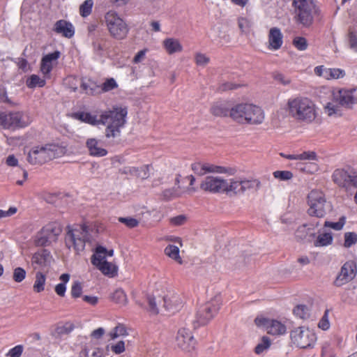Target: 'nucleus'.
<instances>
[{
    "instance_id": "58836bf2",
    "label": "nucleus",
    "mask_w": 357,
    "mask_h": 357,
    "mask_svg": "<svg viewBox=\"0 0 357 357\" xmlns=\"http://www.w3.org/2000/svg\"><path fill=\"white\" fill-rule=\"evenodd\" d=\"M111 299L116 304L124 306L128 303V298L125 292L119 289L115 290L111 295Z\"/></svg>"
},
{
    "instance_id": "a19ab883",
    "label": "nucleus",
    "mask_w": 357,
    "mask_h": 357,
    "mask_svg": "<svg viewBox=\"0 0 357 357\" xmlns=\"http://www.w3.org/2000/svg\"><path fill=\"white\" fill-rule=\"evenodd\" d=\"M93 6V0H86L79 6V14L82 17H86L89 16Z\"/></svg>"
},
{
    "instance_id": "393cba45",
    "label": "nucleus",
    "mask_w": 357,
    "mask_h": 357,
    "mask_svg": "<svg viewBox=\"0 0 357 357\" xmlns=\"http://www.w3.org/2000/svg\"><path fill=\"white\" fill-rule=\"evenodd\" d=\"M86 147L89 154L93 157H103L107 154V151L103 147L102 142L94 137L86 139Z\"/></svg>"
},
{
    "instance_id": "e433bc0d",
    "label": "nucleus",
    "mask_w": 357,
    "mask_h": 357,
    "mask_svg": "<svg viewBox=\"0 0 357 357\" xmlns=\"http://www.w3.org/2000/svg\"><path fill=\"white\" fill-rule=\"evenodd\" d=\"M46 282V275L41 271L36 273L35 280L33 285V289L36 293H40L44 291Z\"/></svg>"
},
{
    "instance_id": "ddd939ff",
    "label": "nucleus",
    "mask_w": 357,
    "mask_h": 357,
    "mask_svg": "<svg viewBox=\"0 0 357 357\" xmlns=\"http://www.w3.org/2000/svg\"><path fill=\"white\" fill-rule=\"evenodd\" d=\"M219 308V305H213L210 303L199 307L192 321L193 328L196 329L206 325L217 313Z\"/></svg>"
},
{
    "instance_id": "473e14b6",
    "label": "nucleus",
    "mask_w": 357,
    "mask_h": 357,
    "mask_svg": "<svg viewBox=\"0 0 357 357\" xmlns=\"http://www.w3.org/2000/svg\"><path fill=\"white\" fill-rule=\"evenodd\" d=\"M74 116L75 119L91 126H96L100 125V116L98 117L96 114L87 112H77Z\"/></svg>"
},
{
    "instance_id": "6ab92c4d",
    "label": "nucleus",
    "mask_w": 357,
    "mask_h": 357,
    "mask_svg": "<svg viewBox=\"0 0 357 357\" xmlns=\"http://www.w3.org/2000/svg\"><path fill=\"white\" fill-rule=\"evenodd\" d=\"M60 54V52L55 51L45 55L42 58L40 70L45 78H50V73L54 66L57 64V60Z\"/></svg>"
},
{
    "instance_id": "4d7b16f0",
    "label": "nucleus",
    "mask_w": 357,
    "mask_h": 357,
    "mask_svg": "<svg viewBox=\"0 0 357 357\" xmlns=\"http://www.w3.org/2000/svg\"><path fill=\"white\" fill-rule=\"evenodd\" d=\"M345 295L349 299V302L353 304H357V285L351 289H347L345 291Z\"/></svg>"
},
{
    "instance_id": "7c9ffc66",
    "label": "nucleus",
    "mask_w": 357,
    "mask_h": 357,
    "mask_svg": "<svg viewBox=\"0 0 357 357\" xmlns=\"http://www.w3.org/2000/svg\"><path fill=\"white\" fill-rule=\"evenodd\" d=\"M149 311L153 314H158L164 312L163 301L164 296L160 295L156 296H149Z\"/></svg>"
},
{
    "instance_id": "0e129e2a",
    "label": "nucleus",
    "mask_w": 357,
    "mask_h": 357,
    "mask_svg": "<svg viewBox=\"0 0 357 357\" xmlns=\"http://www.w3.org/2000/svg\"><path fill=\"white\" fill-rule=\"evenodd\" d=\"M348 43L349 47L357 52V36L353 31H349L348 34Z\"/></svg>"
},
{
    "instance_id": "864d4df0",
    "label": "nucleus",
    "mask_w": 357,
    "mask_h": 357,
    "mask_svg": "<svg viewBox=\"0 0 357 357\" xmlns=\"http://www.w3.org/2000/svg\"><path fill=\"white\" fill-rule=\"evenodd\" d=\"M195 61L197 66L204 67L210 61V58L206 54L197 52L195 55Z\"/></svg>"
},
{
    "instance_id": "4be33fe9",
    "label": "nucleus",
    "mask_w": 357,
    "mask_h": 357,
    "mask_svg": "<svg viewBox=\"0 0 357 357\" xmlns=\"http://www.w3.org/2000/svg\"><path fill=\"white\" fill-rule=\"evenodd\" d=\"M59 233V228L54 227L53 225H46L39 234L37 243L40 245H45L48 242L54 241Z\"/></svg>"
},
{
    "instance_id": "774afa93",
    "label": "nucleus",
    "mask_w": 357,
    "mask_h": 357,
    "mask_svg": "<svg viewBox=\"0 0 357 357\" xmlns=\"http://www.w3.org/2000/svg\"><path fill=\"white\" fill-rule=\"evenodd\" d=\"M318 165L314 162L305 163L302 170L309 174H313L318 171Z\"/></svg>"
},
{
    "instance_id": "052dcab7",
    "label": "nucleus",
    "mask_w": 357,
    "mask_h": 357,
    "mask_svg": "<svg viewBox=\"0 0 357 357\" xmlns=\"http://www.w3.org/2000/svg\"><path fill=\"white\" fill-rule=\"evenodd\" d=\"M24 347L18 344L13 348L10 349L6 354L7 357H20L23 353Z\"/></svg>"
},
{
    "instance_id": "680f3d73",
    "label": "nucleus",
    "mask_w": 357,
    "mask_h": 357,
    "mask_svg": "<svg viewBox=\"0 0 357 357\" xmlns=\"http://www.w3.org/2000/svg\"><path fill=\"white\" fill-rule=\"evenodd\" d=\"M138 169L139 172H137L135 174V176L139 177L142 179H145L149 176L151 167L146 165L141 167L140 168Z\"/></svg>"
},
{
    "instance_id": "c9c22d12",
    "label": "nucleus",
    "mask_w": 357,
    "mask_h": 357,
    "mask_svg": "<svg viewBox=\"0 0 357 357\" xmlns=\"http://www.w3.org/2000/svg\"><path fill=\"white\" fill-rule=\"evenodd\" d=\"M333 235L331 232L320 233L314 243L315 247H324L332 244Z\"/></svg>"
},
{
    "instance_id": "c756f323",
    "label": "nucleus",
    "mask_w": 357,
    "mask_h": 357,
    "mask_svg": "<svg viewBox=\"0 0 357 357\" xmlns=\"http://www.w3.org/2000/svg\"><path fill=\"white\" fill-rule=\"evenodd\" d=\"M162 45L169 54L180 53L183 51V45L177 38H167L162 41Z\"/></svg>"
},
{
    "instance_id": "b1692460",
    "label": "nucleus",
    "mask_w": 357,
    "mask_h": 357,
    "mask_svg": "<svg viewBox=\"0 0 357 357\" xmlns=\"http://www.w3.org/2000/svg\"><path fill=\"white\" fill-rule=\"evenodd\" d=\"M283 44V34L277 27L271 28L268 35V48L276 51L280 49Z\"/></svg>"
},
{
    "instance_id": "37998d69",
    "label": "nucleus",
    "mask_w": 357,
    "mask_h": 357,
    "mask_svg": "<svg viewBox=\"0 0 357 357\" xmlns=\"http://www.w3.org/2000/svg\"><path fill=\"white\" fill-rule=\"evenodd\" d=\"M82 89L89 95H94L98 93L97 89H99V86L96 85L94 82L91 80L87 82H82L81 84Z\"/></svg>"
},
{
    "instance_id": "9d476101",
    "label": "nucleus",
    "mask_w": 357,
    "mask_h": 357,
    "mask_svg": "<svg viewBox=\"0 0 357 357\" xmlns=\"http://www.w3.org/2000/svg\"><path fill=\"white\" fill-rule=\"evenodd\" d=\"M107 249L102 246H98L91 257V263L102 274L113 277L116 273V266L106 259Z\"/></svg>"
},
{
    "instance_id": "5fc2aeb1",
    "label": "nucleus",
    "mask_w": 357,
    "mask_h": 357,
    "mask_svg": "<svg viewBox=\"0 0 357 357\" xmlns=\"http://www.w3.org/2000/svg\"><path fill=\"white\" fill-rule=\"evenodd\" d=\"M26 275V273L24 268L17 267L13 270V278L15 282H21L25 279Z\"/></svg>"
},
{
    "instance_id": "39448f33",
    "label": "nucleus",
    "mask_w": 357,
    "mask_h": 357,
    "mask_svg": "<svg viewBox=\"0 0 357 357\" xmlns=\"http://www.w3.org/2000/svg\"><path fill=\"white\" fill-rule=\"evenodd\" d=\"M104 22L111 36L118 40L126 37L128 33V25L116 12H107L104 16Z\"/></svg>"
},
{
    "instance_id": "1a4fd4ad",
    "label": "nucleus",
    "mask_w": 357,
    "mask_h": 357,
    "mask_svg": "<svg viewBox=\"0 0 357 357\" xmlns=\"http://www.w3.org/2000/svg\"><path fill=\"white\" fill-rule=\"evenodd\" d=\"M292 343L301 349H306L314 345L317 340L315 333L306 327H298L291 333Z\"/></svg>"
},
{
    "instance_id": "338daca9",
    "label": "nucleus",
    "mask_w": 357,
    "mask_h": 357,
    "mask_svg": "<svg viewBox=\"0 0 357 357\" xmlns=\"http://www.w3.org/2000/svg\"><path fill=\"white\" fill-rule=\"evenodd\" d=\"M17 211V208L15 206H11L6 211L0 209V220L13 215Z\"/></svg>"
},
{
    "instance_id": "a211bd4d",
    "label": "nucleus",
    "mask_w": 357,
    "mask_h": 357,
    "mask_svg": "<svg viewBox=\"0 0 357 357\" xmlns=\"http://www.w3.org/2000/svg\"><path fill=\"white\" fill-rule=\"evenodd\" d=\"M333 99L342 106L351 107L353 105L357 104L356 89H342L334 91Z\"/></svg>"
},
{
    "instance_id": "6e6552de",
    "label": "nucleus",
    "mask_w": 357,
    "mask_h": 357,
    "mask_svg": "<svg viewBox=\"0 0 357 357\" xmlns=\"http://www.w3.org/2000/svg\"><path fill=\"white\" fill-rule=\"evenodd\" d=\"M307 198L309 205L307 213L309 215L317 218L324 217L326 210L330 207L329 204L326 202L324 193L319 190H312L309 193Z\"/></svg>"
},
{
    "instance_id": "0eeeda50",
    "label": "nucleus",
    "mask_w": 357,
    "mask_h": 357,
    "mask_svg": "<svg viewBox=\"0 0 357 357\" xmlns=\"http://www.w3.org/2000/svg\"><path fill=\"white\" fill-rule=\"evenodd\" d=\"M31 122V117L24 112H0V126L4 128H25Z\"/></svg>"
},
{
    "instance_id": "de8ad7c7",
    "label": "nucleus",
    "mask_w": 357,
    "mask_h": 357,
    "mask_svg": "<svg viewBox=\"0 0 357 357\" xmlns=\"http://www.w3.org/2000/svg\"><path fill=\"white\" fill-rule=\"evenodd\" d=\"M295 235L297 239L304 240L307 236H314V234L310 232L305 225H301L296 229Z\"/></svg>"
},
{
    "instance_id": "603ef678",
    "label": "nucleus",
    "mask_w": 357,
    "mask_h": 357,
    "mask_svg": "<svg viewBox=\"0 0 357 357\" xmlns=\"http://www.w3.org/2000/svg\"><path fill=\"white\" fill-rule=\"evenodd\" d=\"M211 113L217 116L227 115V111L222 104H214L211 108Z\"/></svg>"
},
{
    "instance_id": "ea45409f",
    "label": "nucleus",
    "mask_w": 357,
    "mask_h": 357,
    "mask_svg": "<svg viewBox=\"0 0 357 357\" xmlns=\"http://www.w3.org/2000/svg\"><path fill=\"white\" fill-rule=\"evenodd\" d=\"M126 342L123 340L112 342L107 346V349H110L114 354L119 355L126 351Z\"/></svg>"
},
{
    "instance_id": "423d86ee",
    "label": "nucleus",
    "mask_w": 357,
    "mask_h": 357,
    "mask_svg": "<svg viewBox=\"0 0 357 357\" xmlns=\"http://www.w3.org/2000/svg\"><path fill=\"white\" fill-rule=\"evenodd\" d=\"M225 192L227 195H241L246 192L259 188L261 183L255 178H231L226 179Z\"/></svg>"
},
{
    "instance_id": "f03ea898",
    "label": "nucleus",
    "mask_w": 357,
    "mask_h": 357,
    "mask_svg": "<svg viewBox=\"0 0 357 357\" xmlns=\"http://www.w3.org/2000/svg\"><path fill=\"white\" fill-rule=\"evenodd\" d=\"M98 229L96 225H68L66 235V244L79 255L85 248L86 241L96 236Z\"/></svg>"
},
{
    "instance_id": "5701e85b",
    "label": "nucleus",
    "mask_w": 357,
    "mask_h": 357,
    "mask_svg": "<svg viewBox=\"0 0 357 357\" xmlns=\"http://www.w3.org/2000/svg\"><path fill=\"white\" fill-rule=\"evenodd\" d=\"M183 306V301L176 294H169L164 296L163 308L165 312L174 313Z\"/></svg>"
},
{
    "instance_id": "412c9836",
    "label": "nucleus",
    "mask_w": 357,
    "mask_h": 357,
    "mask_svg": "<svg viewBox=\"0 0 357 357\" xmlns=\"http://www.w3.org/2000/svg\"><path fill=\"white\" fill-rule=\"evenodd\" d=\"M252 104L239 103L233 106L229 111L230 117L235 121L245 124Z\"/></svg>"
},
{
    "instance_id": "c03bdc74",
    "label": "nucleus",
    "mask_w": 357,
    "mask_h": 357,
    "mask_svg": "<svg viewBox=\"0 0 357 357\" xmlns=\"http://www.w3.org/2000/svg\"><path fill=\"white\" fill-rule=\"evenodd\" d=\"M318 160L316 152L312 151H303L297 153V160L317 161Z\"/></svg>"
},
{
    "instance_id": "f8f14e48",
    "label": "nucleus",
    "mask_w": 357,
    "mask_h": 357,
    "mask_svg": "<svg viewBox=\"0 0 357 357\" xmlns=\"http://www.w3.org/2000/svg\"><path fill=\"white\" fill-rule=\"evenodd\" d=\"M298 13V20L304 26H309L312 22V11L314 5L311 0H294Z\"/></svg>"
},
{
    "instance_id": "e2e57ef3",
    "label": "nucleus",
    "mask_w": 357,
    "mask_h": 357,
    "mask_svg": "<svg viewBox=\"0 0 357 357\" xmlns=\"http://www.w3.org/2000/svg\"><path fill=\"white\" fill-rule=\"evenodd\" d=\"M82 292V284L76 281L75 282L71 287V295L74 298H78L81 296Z\"/></svg>"
},
{
    "instance_id": "2eb2a0df",
    "label": "nucleus",
    "mask_w": 357,
    "mask_h": 357,
    "mask_svg": "<svg viewBox=\"0 0 357 357\" xmlns=\"http://www.w3.org/2000/svg\"><path fill=\"white\" fill-rule=\"evenodd\" d=\"M357 272L356 262L349 260L345 262L341 267L340 271L337 275L333 284L336 287H342L352 280Z\"/></svg>"
},
{
    "instance_id": "7ed1b4c3",
    "label": "nucleus",
    "mask_w": 357,
    "mask_h": 357,
    "mask_svg": "<svg viewBox=\"0 0 357 357\" xmlns=\"http://www.w3.org/2000/svg\"><path fill=\"white\" fill-rule=\"evenodd\" d=\"M127 114V108L120 105L113 106L112 109L100 114V125L106 127V137H116L119 135L120 128L126 123Z\"/></svg>"
},
{
    "instance_id": "9b49d317",
    "label": "nucleus",
    "mask_w": 357,
    "mask_h": 357,
    "mask_svg": "<svg viewBox=\"0 0 357 357\" xmlns=\"http://www.w3.org/2000/svg\"><path fill=\"white\" fill-rule=\"evenodd\" d=\"M255 323L258 327L264 328L268 333L273 335H281L287 332L285 324L276 319H270L260 316L255 319Z\"/></svg>"
},
{
    "instance_id": "aec40b11",
    "label": "nucleus",
    "mask_w": 357,
    "mask_h": 357,
    "mask_svg": "<svg viewBox=\"0 0 357 357\" xmlns=\"http://www.w3.org/2000/svg\"><path fill=\"white\" fill-rule=\"evenodd\" d=\"M314 73L326 80L337 79L343 78L346 73L343 69L337 68H326L324 66H318L314 69Z\"/></svg>"
},
{
    "instance_id": "3c124183",
    "label": "nucleus",
    "mask_w": 357,
    "mask_h": 357,
    "mask_svg": "<svg viewBox=\"0 0 357 357\" xmlns=\"http://www.w3.org/2000/svg\"><path fill=\"white\" fill-rule=\"evenodd\" d=\"M294 314L301 319H306L310 314L308 308L303 305L296 306L294 310Z\"/></svg>"
},
{
    "instance_id": "2f4dec72",
    "label": "nucleus",
    "mask_w": 357,
    "mask_h": 357,
    "mask_svg": "<svg viewBox=\"0 0 357 357\" xmlns=\"http://www.w3.org/2000/svg\"><path fill=\"white\" fill-rule=\"evenodd\" d=\"M351 175L344 169H336L333 174V180L340 187H349L350 186Z\"/></svg>"
},
{
    "instance_id": "dca6fc26",
    "label": "nucleus",
    "mask_w": 357,
    "mask_h": 357,
    "mask_svg": "<svg viewBox=\"0 0 357 357\" xmlns=\"http://www.w3.org/2000/svg\"><path fill=\"white\" fill-rule=\"evenodd\" d=\"M226 179L221 176H206L201 183L200 188L213 194L225 193Z\"/></svg>"
},
{
    "instance_id": "a878e982",
    "label": "nucleus",
    "mask_w": 357,
    "mask_h": 357,
    "mask_svg": "<svg viewBox=\"0 0 357 357\" xmlns=\"http://www.w3.org/2000/svg\"><path fill=\"white\" fill-rule=\"evenodd\" d=\"M52 261V257L47 250H42L35 253L31 259L33 265H36L34 268L47 269Z\"/></svg>"
},
{
    "instance_id": "4c0bfd02",
    "label": "nucleus",
    "mask_w": 357,
    "mask_h": 357,
    "mask_svg": "<svg viewBox=\"0 0 357 357\" xmlns=\"http://www.w3.org/2000/svg\"><path fill=\"white\" fill-rule=\"evenodd\" d=\"M46 79L47 78H45L44 77L43 78H41L37 75H31L26 79V84L27 87L30 89H33L36 87H43L46 84Z\"/></svg>"
},
{
    "instance_id": "a18cd8bd",
    "label": "nucleus",
    "mask_w": 357,
    "mask_h": 357,
    "mask_svg": "<svg viewBox=\"0 0 357 357\" xmlns=\"http://www.w3.org/2000/svg\"><path fill=\"white\" fill-rule=\"evenodd\" d=\"M271 344L270 339L264 336L260 342L258 343V344L255 347V353L257 354H262L264 351L267 350Z\"/></svg>"
},
{
    "instance_id": "bf43d9fd",
    "label": "nucleus",
    "mask_w": 357,
    "mask_h": 357,
    "mask_svg": "<svg viewBox=\"0 0 357 357\" xmlns=\"http://www.w3.org/2000/svg\"><path fill=\"white\" fill-rule=\"evenodd\" d=\"M330 326L331 324L328 319V311L326 310L324 314L319 321L318 327L323 331H326L330 328Z\"/></svg>"
},
{
    "instance_id": "f3484780",
    "label": "nucleus",
    "mask_w": 357,
    "mask_h": 357,
    "mask_svg": "<svg viewBox=\"0 0 357 357\" xmlns=\"http://www.w3.org/2000/svg\"><path fill=\"white\" fill-rule=\"evenodd\" d=\"M176 343L183 351L190 352L193 350L196 344V340L191 330L186 327L180 328L176 336Z\"/></svg>"
},
{
    "instance_id": "6e6d98bb",
    "label": "nucleus",
    "mask_w": 357,
    "mask_h": 357,
    "mask_svg": "<svg viewBox=\"0 0 357 357\" xmlns=\"http://www.w3.org/2000/svg\"><path fill=\"white\" fill-rule=\"evenodd\" d=\"M357 242V234L354 232H347L344 234V243L346 248H349Z\"/></svg>"
},
{
    "instance_id": "20e7f679",
    "label": "nucleus",
    "mask_w": 357,
    "mask_h": 357,
    "mask_svg": "<svg viewBox=\"0 0 357 357\" xmlns=\"http://www.w3.org/2000/svg\"><path fill=\"white\" fill-rule=\"evenodd\" d=\"M66 149L55 143H47L33 146L28 153V161L31 165H42L64 155Z\"/></svg>"
},
{
    "instance_id": "f257e3e1",
    "label": "nucleus",
    "mask_w": 357,
    "mask_h": 357,
    "mask_svg": "<svg viewBox=\"0 0 357 357\" xmlns=\"http://www.w3.org/2000/svg\"><path fill=\"white\" fill-rule=\"evenodd\" d=\"M289 116L298 121L311 123L317 117V107L314 102L304 96L289 98L286 105Z\"/></svg>"
},
{
    "instance_id": "8fccbe9b",
    "label": "nucleus",
    "mask_w": 357,
    "mask_h": 357,
    "mask_svg": "<svg viewBox=\"0 0 357 357\" xmlns=\"http://www.w3.org/2000/svg\"><path fill=\"white\" fill-rule=\"evenodd\" d=\"M79 84V80L75 76H68L64 79V84L73 91H75L77 90Z\"/></svg>"
},
{
    "instance_id": "49530a36",
    "label": "nucleus",
    "mask_w": 357,
    "mask_h": 357,
    "mask_svg": "<svg viewBox=\"0 0 357 357\" xmlns=\"http://www.w3.org/2000/svg\"><path fill=\"white\" fill-rule=\"evenodd\" d=\"M292 43L294 46L300 51H305L307 49L308 43L307 40L301 36H296L293 39Z\"/></svg>"
},
{
    "instance_id": "09e8293b",
    "label": "nucleus",
    "mask_w": 357,
    "mask_h": 357,
    "mask_svg": "<svg viewBox=\"0 0 357 357\" xmlns=\"http://www.w3.org/2000/svg\"><path fill=\"white\" fill-rule=\"evenodd\" d=\"M273 175L275 178L278 179L280 181H289L293 178V173L290 171L284 170V171H275L273 173Z\"/></svg>"
},
{
    "instance_id": "4468645a",
    "label": "nucleus",
    "mask_w": 357,
    "mask_h": 357,
    "mask_svg": "<svg viewBox=\"0 0 357 357\" xmlns=\"http://www.w3.org/2000/svg\"><path fill=\"white\" fill-rule=\"evenodd\" d=\"M192 169L195 174L203 176L208 173L225 174L233 175L235 173L234 169L218 166L211 163L197 162L192 165Z\"/></svg>"
},
{
    "instance_id": "72a5a7b5",
    "label": "nucleus",
    "mask_w": 357,
    "mask_h": 357,
    "mask_svg": "<svg viewBox=\"0 0 357 357\" xmlns=\"http://www.w3.org/2000/svg\"><path fill=\"white\" fill-rule=\"evenodd\" d=\"M195 192V188L192 187H190L187 190H178L174 185L172 188L166 189L162 192V196L165 199L170 200L172 199H175L177 197H180L183 196L184 194L188 193L189 195Z\"/></svg>"
},
{
    "instance_id": "69168bd1",
    "label": "nucleus",
    "mask_w": 357,
    "mask_h": 357,
    "mask_svg": "<svg viewBox=\"0 0 357 357\" xmlns=\"http://www.w3.org/2000/svg\"><path fill=\"white\" fill-rule=\"evenodd\" d=\"M324 109L328 116L338 114L340 112L339 107L332 102L328 103Z\"/></svg>"
},
{
    "instance_id": "79ce46f5",
    "label": "nucleus",
    "mask_w": 357,
    "mask_h": 357,
    "mask_svg": "<svg viewBox=\"0 0 357 357\" xmlns=\"http://www.w3.org/2000/svg\"><path fill=\"white\" fill-rule=\"evenodd\" d=\"M118 87V84L114 78L107 79L101 86H99L100 92L105 93Z\"/></svg>"
},
{
    "instance_id": "cd10ccee",
    "label": "nucleus",
    "mask_w": 357,
    "mask_h": 357,
    "mask_svg": "<svg viewBox=\"0 0 357 357\" xmlns=\"http://www.w3.org/2000/svg\"><path fill=\"white\" fill-rule=\"evenodd\" d=\"M54 31L57 34L68 38H72L75 34V27L70 22L64 20H58L54 25Z\"/></svg>"
},
{
    "instance_id": "bb28decb",
    "label": "nucleus",
    "mask_w": 357,
    "mask_h": 357,
    "mask_svg": "<svg viewBox=\"0 0 357 357\" xmlns=\"http://www.w3.org/2000/svg\"><path fill=\"white\" fill-rule=\"evenodd\" d=\"M170 241H174L177 245H168L165 249V253L169 258L175 261L178 264H183V259L180 255V248L183 247L181 239L179 238H172Z\"/></svg>"
},
{
    "instance_id": "f704fd0d",
    "label": "nucleus",
    "mask_w": 357,
    "mask_h": 357,
    "mask_svg": "<svg viewBox=\"0 0 357 357\" xmlns=\"http://www.w3.org/2000/svg\"><path fill=\"white\" fill-rule=\"evenodd\" d=\"M128 335L126 328L122 324H118L112 328L107 334L109 341L115 340L118 338H123Z\"/></svg>"
},
{
    "instance_id": "c85d7f7f",
    "label": "nucleus",
    "mask_w": 357,
    "mask_h": 357,
    "mask_svg": "<svg viewBox=\"0 0 357 357\" xmlns=\"http://www.w3.org/2000/svg\"><path fill=\"white\" fill-rule=\"evenodd\" d=\"M245 124L260 125L265 119L264 111L259 106L252 104Z\"/></svg>"
},
{
    "instance_id": "13d9d810",
    "label": "nucleus",
    "mask_w": 357,
    "mask_h": 357,
    "mask_svg": "<svg viewBox=\"0 0 357 357\" xmlns=\"http://www.w3.org/2000/svg\"><path fill=\"white\" fill-rule=\"evenodd\" d=\"M238 24L241 31L246 33L249 31V29L251 26V22L247 17H241L238 20Z\"/></svg>"
}]
</instances>
